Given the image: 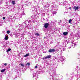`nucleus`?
<instances>
[{"label":"nucleus","mask_w":80,"mask_h":80,"mask_svg":"<svg viewBox=\"0 0 80 80\" xmlns=\"http://www.w3.org/2000/svg\"><path fill=\"white\" fill-rule=\"evenodd\" d=\"M69 37H70V40H71V43L72 44V45H73V44H75V42L73 41V36H72V35H70L69 36Z\"/></svg>","instance_id":"f257e3e1"},{"label":"nucleus","mask_w":80,"mask_h":80,"mask_svg":"<svg viewBox=\"0 0 80 80\" xmlns=\"http://www.w3.org/2000/svg\"><path fill=\"white\" fill-rule=\"evenodd\" d=\"M38 8V6H34L33 8H32V9H34V10H33L32 11H33V12H36L37 9Z\"/></svg>","instance_id":"f03ea898"},{"label":"nucleus","mask_w":80,"mask_h":80,"mask_svg":"<svg viewBox=\"0 0 80 80\" xmlns=\"http://www.w3.org/2000/svg\"><path fill=\"white\" fill-rule=\"evenodd\" d=\"M78 33L77 35L76 36V37L78 38H80V29H78L77 31Z\"/></svg>","instance_id":"7ed1b4c3"},{"label":"nucleus","mask_w":80,"mask_h":80,"mask_svg":"<svg viewBox=\"0 0 80 80\" xmlns=\"http://www.w3.org/2000/svg\"><path fill=\"white\" fill-rule=\"evenodd\" d=\"M28 22L29 23H32V22H33V23H35V21H34V19H32L30 20H28Z\"/></svg>","instance_id":"20e7f679"},{"label":"nucleus","mask_w":80,"mask_h":80,"mask_svg":"<svg viewBox=\"0 0 80 80\" xmlns=\"http://www.w3.org/2000/svg\"><path fill=\"white\" fill-rule=\"evenodd\" d=\"M55 52L54 49H51L48 50L49 53H52V52Z\"/></svg>","instance_id":"39448f33"},{"label":"nucleus","mask_w":80,"mask_h":80,"mask_svg":"<svg viewBox=\"0 0 80 80\" xmlns=\"http://www.w3.org/2000/svg\"><path fill=\"white\" fill-rule=\"evenodd\" d=\"M32 76H33V78H37V74H36V73H34L32 74Z\"/></svg>","instance_id":"423d86ee"},{"label":"nucleus","mask_w":80,"mask_h":80,"mask_svg":"<svg viewBox=\"0 0 80 80\" xmlns=\"http://www.w3.org/2000/svg\"><path fill=\"white\" fill-rule=\"evenodd\" d=\"M48 25H49V23H45L44 26L45 28H48Z\"/></svg>","instance_id":"0eeeda50"},{"label":"nucleus","mask_w":80,"mask_h":80,"mask_svg":"<svg viewBox=\"0 0 80 80\" xmlns=\"http://www.w3.org/2000/svg\"><path fill=\"white\" fill-rule=\"evenodd\" d=\"M60 60L62 62H63L64 60H65V59L63 57H60Z\"/></svg>","instance_id":"6e6552de"},{"label":"nucleus","mask_w":80,"mask_h":80,"mask_svg":"<svg viewBox=\"0 0 80 80\" xmlns=\"http://www.w3.org/2000/svg\"><path fill=\"white\" fill-rule=\"evenodd\" d=\"M51 58V55H48L43 58V59H47V58Z\"/></svg>","instance_id":"1a4fd4ad"},{"label":"nucleus","mask_w":80,"mask_h":80,"mask_svg":"<svg viewBox=\"0 0 80 80\" xmlns=\"http://www.w3.org/2000/svg\"><path fill=\"white\" fill-rule=\"evenodd\" d=\"M51 13H52V16H54L56 13V12L55 11H53L52 10L51 12Z\"/></svg>","instance_id":"9d476101"},{"label":"nucleus","mask_w":80,"mask_h":80,"mask_svg":"<svg viewBox=\"0 0 80 80\" xmlns=\"http://www.w3.org/2000/svg\"><path fill=\"white\" fill-rule=\"evenodd\" d=\"M62 44L63 45V47H66V43H65V42H64L62 43Z\"/></svg>","instance_id":"9b49d317"},{"label":"nucleus","mask_w":80,"mask_h":80,"mask_svg":"<svg viewBox=\"0 0 80 80\" xmlns=\"http://www.w3.org/2000/svg\"><path fill=\"white\" fill-rule=\"evenodd\" d=\"M54 76H56V79L57 80H58V75L57 74H55Z\"/></svg>","instance_id":"f8f14e48"},{"label":"nucleus","mask_w":80,"mask_h":80,"mask_svg":"<svg viewBox=\"0 0 80 80\" xmlns=\"http://www.w3.org/2000/svg\"><path fill=\"white\" fill-rule=\"evenodd\" d=\"M50 80H56L55 79V77L53 75L52 76V78H50Z\"/></svg>","instance_id":"ddd939ff"},{"label":"nucleus","mask_w":80,"mask_h":80,"mask_svg":"<svg viewBox=\"0 0 80 80\" xmlns=\"http://www.w3.org/2000/svg\"><path fill=\"white\" fill-rule=\"evenodd\" d=\"M73 9L76 10H78V7L75 6L73 8Z\"/></svg>","instance_id":"4468645a"},{"label":"nucleus","mask_w":80,"mask_h":80,"mask_svg":"<svg viewBox=\"0 0 80 80\" xmlns=\"http://www.w3.org/2000/svg\"><path fill=\"white\" fill-rule=\"evenodd\" d=\"M77 43H75L74 44H72V46L73 47H75L77 46Z\"/></svg>","instance_id":"2eb2a0df"},{"label":"nucleus","mask_w":80,"mask_h":80,"mask_svg":"<svg viewBox=\"0 0 80 80\" xmlns=\"http://www.w3.org/2000/svg\"><path fill=\"white\" fill-rule=\"evenodd\" d=\"M30 55V54L29 53H28L26 55L24 56V57H28Z\"/></svg>","instance_id":"dca6fc26"},{"label":"nucleus","mask_w":80,"mask_h":80,"mask_svg":"<svg viewBox=\"0 0 80 80\" xmlns=\"http://www.w3.org/2000/svg\"><path fill=\"white\" fill-rule=\"evenodd\" d=\"M70 42H71V41H67V40H66L65 43H66V44L67 43V44H68Z\"/></svg>","instance_id":"f3484780"},{"label":"nucleus","mask_w":80,"mask_h":80,"mask_svg":"<svg viewBox=\"0 0 80 80\" xmlns=\"http://www.w3.org/2000/svg\"><path fill=\"white\" fill-rule=\"evenodd\" d=\"M63 34L64 35H67L68 34V32H64L63 33Z\"/></svg>","instance_id":"a211bd4d"},{"label":"nucleus","mask_w":80,"mask_h":80,"mask_svg":"<svg viewBox=\"0 0 80 80\" xmlns=\"http://www.w3.org/2000/svg\"><path fill=\"white\" fill-rule=\"evenodd\" d=\"M12 5H15V1H12Z\"/></svg>","instance_id":"6ab92c4d"},{"label":"nucleus","mask_w":80,"mask_h":80,"mask_svg":"<svg viewBox=\"0 0 80 80\" xmlns=\"http://www.w3.org/2000/svg\"><path fill=\"white\" fill-rule=\"evenodd\" d=\"M5 40H8V36H5Z\"/></svg>","instance_id":"aec40b11"},{"label":"nucleus","mask_w":80,"mask_h":80,"mask_svg":"<svg viewBox=\"0 0 80 80\" xmlns=\"http://www.w3.org/2000/svg\"><path fill=\"white\" fill-rule=\"evenodd\" d=\"M15 37H16V38H18V33H16L15 34Z\"/></svg>","instance_id":"412c9836"},{"label":"nucleus","mask_w":80,"mask_h":80,"mask_svg":"<svg viewBox=\"0 0 80 80\" xmlns=\"http://www.w3.org/2000/svg\"><path fill=\"white\" fill-rule=\"evenodd\" d=\"M24 35V34L23 32H21L20 34V37H23Z\"/></svg>","instance_id":"4be33fe9"},{"label":"nucleus","mask_w":80,"mask_h":80,"mask_svg":"<svg viewBox=\"0 0 80 80\" xmlns=\"http://www.w3.org/2000/svg\"><path fill=\"white\" fill-rule=\"evenodd\" d=\"M30 63L29 62L28 63L26 64V66L27 67H29L30 66Z\"/></svg>","instance_id":"5701e85b"},{"label":"nucleus","mask_w":80,"mask_h":80,"mask_svg":"<svg viewBox=\"0 0 80 80\" xmlns=\"http://www.w3.org/2000/svg\"><path fill=\"white\" fill-rule=\"evenodd\" d=\"M63 5V6L65 5H64V3H63V2H61V4H60V5Z\"/></svg>","instance_id":"b1692460"},{"label":"nucleus","mask_w":80,"mask_h":80,"mask_svg":"<svg viewBox=\"0 0 80 80\" xmlns=\"http://www.w3.org/2000/svg\"><path fill=\"white\" fill-rule=\"evenodd\" d=\"M5 69H2L1 71V72H5Z\"/></svg>","instance_id":"393cba45"},{"label":"nucleus","mask_w":80,"mask_h":80,"mask_svg":"<svg viewBox=\"0 0 80 80\" xmlns=\"http://www.w3.org/2000/svg\"><path fill=\"white\" fill-rule=\"evenodd\" d=\"M11 50V49L10 48H8L7 50V52H10Z\"/></svg>","instance_id":"a878e982"},{"label":"nucleus","mask_w":80,"mask_h":80,"mask_svg":"<svg viewBox=\"0 0 80 80\" xmlns=\"http://www.w3.org/2000/svg\"><path fill=\"white\" fill-rule=\"evenodd\" d=\"M53 7H54V6H52L50 8V10H52V8H53Z\"/></svg>","instance_id":"bb28decb"},{"label":"nucleus","mask_w":80,"mask_h":80,"mask_svg":"<svg viewBox=\"0 0 80 80\" xmlns=\"http://www.w3.org/2000/svg\"><path fill=\"white\" fill-rule=\"evenodd\" d=\"M9 43V42H8V41H7L6 42V44L5 45H7V44H8V43Z\"/></svg>","instance_id":"cd10ccee"},{"label":"nucleus","mask_w":80,"mask_h":80,"mask_svg":"<svg viewBox=\"0 0 80 80\" xmlns=\"http://www.w3.org/2000/svg\"><path fill=\"white\" fill-rule=\"evenodd\" d=\"M35 35H37V36H39V34L38 33H36L35 34Z\"/></svg>","instance_id":"c85d7f7f"},{"label":"nucleus","mask_w":80,"mask_h":80,"mask_svg":"<svg viewBox=\"0 0 80 80\" xmlns=\"http://www.w3.org/2000/svg\"><path fill=\"white\" fill-rule=\"evenodd\" d=\"M26 23H25V22H24L22 23V25H23V26H24L25 25H26Z\"/></svg>","instance_id":"c756f323"},{"label":"nucleus","mask_w":80,"mask_h":80,"mask_svg":"<svg viewBox=\"0 0 80 80\" xmlns=\"http://www.w3.org/2000/svg\"><path fill=\"white\" fill-rule=\"evenodd\" d=\"M10 31H7V33L8 34H9L10 33Z\"/></svg>","instance_id":"7c9ffc66"},{"label":"nucleus","mask_w":80,"mask_h":80,"mask_svg":"<svg viewBox=\"0 0 80 80\" xmlns=\"http://www.w3.org/2000/svg\"><path fill=\"white\" fill-rule=\"evenodd\" d=\"M22 15H25V13L24 12H23L21 14Z\"/></svg>","instance_id":"2f4dec72"},{"label":"nucleus","mask_w":80,"mask_h":80,"mask_svg":"<svg viewBox=\"0 0 80 80\" xmlns=\"http://www.w3.org/2000/svg\"><path fill=\"white\" fill-rule=\"evenodd\" d=\"M72 19H70L69 20V23H71V22H72Z\"/></svg>","instance_id":"473e14b6"},{"label":"nucleus","mask_w":80,"mask_h":80,"mask_svg":"<svg viewBox=\"0 0 80 80\" xmlns=\"http://www.w3.org/2000/svg\"><path fill=\"white\" fill-rule=\"evenodd\" d=\"M3 3V1H0V5H1V4H2V3Z\"/></svg>","instance_id":"72a5a7b5"},{"label":"nucleus","mask_w":80,"mask_h":80,"mask_svg":"<svg viewBox=\"0 0 80 80\" xmlns=\"http://www.w3.org/2000/svg\"><path fill=\"white\" fill-rule=\"evenodd\" d=\"M21 65L22 67H24V64H21Z\"/></svg>","instance_id":"f704fd0d"},{"label":"nucleus","mask_w":80,"mask_h":80,"mask_svg":"<svg viewBox=\"0 0 80 80\" xmlns=\"http://www.w3.org/2000/svg\"><path fill=\"white\" fill-rule=\"evenodd\" d=\"M4 66H7V63H5L4 64Z\"/></svg>","instance_id":"c9c22d12"},{"label":"nucleus","mask_w":80,"mask_h":80,"mask_svg":"<svg viewBox=\"0 0 80 80\" xmlns=\"http://www.w3.org/2000/svg\"><path fill=\"white\" fill-rule=\"evenodd\" d=\"M18 35L19 36H20V34L19 33H18Z\"/></svg>","instance_id":"e433bc0d"},{"label":"nucleus","mask_w":80,"mask_h":80,"mask_svg":"<svg viewBox=\"0 0 80 80\" xmlns=\"http://www.w3.org/2000/svg\"><path fill=\"white\" fill-rule=\"evenodd\" d=\"M38 67H37V66H35V68H38Z\"/></svg>","instance_id":"4c0bfd02"},{"label":"nucleus","mask_w":80,"mask_h":80,"mask_svg":"<svg viewBox=\"0 0 80 80\" xmlns=\"http://www.w3.org/2000/svg\"><path fill=\"white\" fill-rule=\"evenodd\" d=\"M30 70L31 71H33V69H31V68H30Z\"/></svg>","instance_id":"58836bf2"},{"label":"nucleus","mask_w":80,"mask_h":80,"mask_svg":"<svg viewBox=\"0 0 80 80\" xmlns=\"http://www.w3.org/2000/svg\"><path fill=\"white\" fill-rule=\"evenodd\" d=\"M3 20H5V17H3Z\"/></svg>","instance_id":"ea45409f"},{"label":"nucleus","mask_w":80,"mask_h":80,"mask_svg":"<svg viewBox=\"0 0 80 80\" xmlns=\"http://www.w3.org/2000/svg\"><path fill=\"white\" fill-rule=\"evenodd\" d=\"M47 7V5H45V6L44 7V8H46V7Z\"/></svg>","instance_id":"a19ab883"},{"label":"nucleus","mask_w":80,"mask_h":80,"mask_svg":"<svg viewBox=\"0 0 80 80\" xmlns=\"http://www.w3.org/2000/svg\"><path fill=\"white\" fill-rule=\"evenodd\" d=\"M69 9H70V10H71V9H72V8L70 7H69Z\"/></svg>","instance_id":"79ce46f5"},{"label":"nucleus","mask_w":80,"mask_h":80,"mask_svg":"<svg viewBox=\"0 0 80 80\" xmlns=\"http://www.w3.org/2000/svg\"><path fill=\"white\" fill-rule=\"evenodd\" d=\"M22 29H19V31H20V32H22Z\"/></svg>","instance_id":"37998d69"},{"label":"nucleus","mask_w":80,"mask_h":80,"mask_svg":"<svg viewBox=\"0 0 80 80\" xmlns=\"http://www.w3.org/2000/svg\"><path fill=\"white\" fill-rule=\"evenodd\" d=\"M19 17H20V18H22V15H20L19 16Z\"/></svg>","instance_id":"c03bdc74"},{"label":"nucleus","mask_w":80,"mask_h":80,"mask_svg":"<svg viewBox=\"0 0 80 80\" xmlns=\"http://www.w3.org/2000/svg\"><path fill=\"white\" fill-rule=\"evenodd\" d=\"M17 76H16L15 78H14V79H15L16 78H17Z\"/></svg>","instance_id":"a18cd8bd"},{"label":"nucleus","mask_w":80,"mask_h":80,"mask_svg":"<svg viewBox=\"0 0 80 80\" xmlns=\"http://www.w3.org/2000/svg\"><path fill=\"white\" fill-rule=\"evenodd\" d=\"M2 33H5V31H3V32H2Z\"/></svg>","instance_id":"49530a36"},{"label":"nucleus","mask_w":80,"mask_h":80,"mask_svg":"<svg viewBox=\"0 0 80 80\" xmlns=\"http://www.w3.org/2000/svg\"><path fill=\"white\" fill-rule=\"evenodd\" d=\"M71 48V47H69L68 48L70 49Z\"/></svg>","instance_id":"de8ad7c7"},{"label":"nucleus","mask_w":80,"mask_h":80,"mask_svg":"<svg viewBox=\"0 0 80 80\" xmlns=\"http://www.w3.org/2000/svg\"><path fill=\"white\" fill-rule=\"evenodd\" d=\"M50 5H48V7H49Z\"/></svg>","instance_id":"09e8293b"},{"label":"nucleus","mask_w":80,"mask_h":80,"mask_svg":"<svg viewBox=\"0 0 80 80\" xmlns=\"http://www.w3.org/2000/svg\"><path fill=\"white\" fill-rule=\"evenodd\" d=\"M31 17H32V18H33V16H31Z\"/></svg>","instance_id":"8fccbe9b"},{"label":"nucleus","mask_w":80,"mask_h":80,"mask_svg":"<svg viewBox=\"0 0 80 80\" xmlns=\"http://www.w3.org/2000/svg\"><path fill=\"white\" fill-rule=\"evenodd\" d=\"M18 27H20V26H19V25L18 26Z\"/></svg>","instance_id":"3c124183"},{"label":"nucleus","mask_w":80,"mask_h":80,"mask_svg":"<svg viewBox=\"0 0 80 80\" xmlns=\"http://www.w3.org/2000/svg\"><path fill=\"white\" fill-rule=\"evenodd\" d=\"M20 27L21 28H23V27Z\"/></svg>","instance_id":"603ef678"},{"label":"nucleus","mask_w":80,"mask_h":80,"mask_svg":"<svg viewBox=\"0 0 80 80\" xmlns=\"http://www.w3.org/2000/svg\"><path fill=\"white\" fill-rule=\"evenodd\" d=\"M45 38H44V39H45Z\"/></svg>","instance_id":"864d4df0"}]
</instances>
